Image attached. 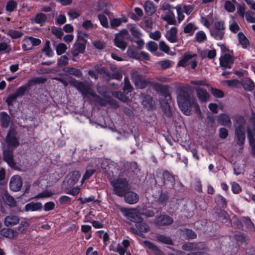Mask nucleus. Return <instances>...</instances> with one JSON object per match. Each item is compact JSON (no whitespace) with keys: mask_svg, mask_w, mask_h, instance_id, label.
Here are the masks:
<instances>
[{"mask_svg":"<svg viewBox=\"0 0 255 255\" xmlns=\"http://www.w3.org/2000/svg\"><path fill=\"white\" fill-rule=\"evenodd\" d=\"M81 174L78 171L70 172L66 177V182L69 187L73 186L79 180Z\"/></svg>","mask_w":255,"mask_h":255,"instance_id":"nucleus-12","label":"nucleus"},{"mask_svg":"<svg viewBox=\"0 0 255 255\" xmlns=\"http://www.w3.org/2000/svg\"><path fill=\"white\" fill-rule=\"evenodd\" d=\"M239 120L241 122L242 125H239L236 128L235 136L237 139V144L239 145H243L245 143V128L243 125L245 123V121L243 117L239 118Z\"/></svg>","mask_w":255,"mask_h":255,"instance_id":"nucleus-6","label":"nucleus"},{"mask_svg":"<svg viewBox=\"0 0 255 255\" xmlns=\"http://www.w3.org/2000/svg\"><path fill=\"white\" fill-rule=\"evenodd\" d=\"M245 18L249 23H255V13L250 10L246 12Z\"/></svg>","mask_w":255,"mask_h":255,"instance_id":"nucleus-51","label":"nucleus"},{"mask_svg":"<svg viewBox=\"0 0 255 255\" xmlns=\"http://www.w3.org/2000/svg\"><path fill=\"white\" fill-rule=\"evenodd\" d=\"M220 64L222 67L228 68H231L233 63V57L227 53H225L220 58Z\"/></svg>","mask_w":255,"mask_h":255,"instance_id":"nucleus-13","label":"nucleus"},{"mask_svg":"<svg viewBox=\"0 0 255 255\" xmlns=\"http://www.w3.org/2000/svg\"><path fill=\"white\" fill-rule=\"evenodd\" d=\"M182 249L186 251H193L196 249V245L192 243H186L182 246Z\"/></svg>","mask_w":255,"mask_h":255,"instance_id":"nucleus-61","label":"nucleus"},{"mask_svg":"<svg viewBox=\"0 0 255 255\" xmlns=\"http://www.w3.org/2000/svg\"><path fill=\"white\" fill-rule=\"evenodd\" d=\"M248 137L249 140L250 144L252 148L253 154L255 156V140L253 135L250 131L248 132Z\"/></svg>","mask_w":255,"mask_h":255,"instance_id":"nucleus-52","label":"nucleus"},{"mask_svg":"<svg viewBox=\"0 0 255 255\" xmlns=\"http://www.w3.org/2000/svg\"><path fill=\"white\" fill-rule=\"evenodd\" d=\"M115 45L122 50L124 51L126 49L127 43L124 40V38L120 35H116L114 39Z\"/></svg>","mask_w":255,"mask_h":255,"instance_id":"nucleus-26","label":"nucleus"},{"mask_svg":"<svg viewBox=\"0 0 255 255\" xmlns=\"http://www.w3.org/2000/svg\"><path fill=\"white\" fill-rule=\"evenodd\" d=\"M246 7L244 4H239L237 7V12L242 18H244L246 14Z\"/></svg>","mask_w":255,"mask_h":255,"instance_id":"nucleus-60","label":"nucleus"},{"mask_svg":"<svg viewBox=\"0 0 255 255\" xmlns=\"http://www.w3.org/2000/svg\"><path fill=\"white\" fill-rule=\"evenodd\" d=\"M3 201L9 207H14L16 202L13 197L10 196L7 191H3L2 193Z\"/></svg>","mask_w":255,"mask_h":255,"instance_id":"nucleus-22","label":"nucleus"},{"mask_svg":"<svg viewBox=\"0 0 255 255\" xmlns=\"http://www.w3.org/2000/svg\"><path fill=\"white\" fill-rule=\"evenodd\" d=\"M47 16L46 14L40 12L36 14L33 20H32V22H34L43 25L47 19Z\"/></svg>","mask_w":255,"mask_h":255,"instance_id":"nucleus-31","label":"nucleus"},{"mask_svg":"<svg viewBox=\"0 0 255 255\" xmlns=\"http://www.w3.org/2000/svg\"><path fill=\"white\" fill-rule=\"evenodd\" d=\"M69 59L67 56L63 55L60 57L57 61V65L59 67H63L68 64Z\"/></svg>","mask_w":255,"mask_h":255,"instance_id":"nucleus-47","label":"nucleus"},{"mask_svg":"<svg viewBox=\"0 0 255 255\" xmlns=\"http://www.w3.org/2000/svg\"><path fill=\"white\" fill-rule=\"evenodd\" d=\"M80 191L81 188L79 186H77L67 191L66 193L72 196H76L80 193Z\"/></svg>","mask_w":255,"mask_h":255,"instance_id":"nucleus-62","label":"nucleus"},{"mask_svg":"<svg viewBox=\"0 0 255 255\" xmlns=\"http://www.w3.org/2000/svg\"><path fill=\"white\" fill-rule=\"evenodd\" d=\"M64 71L70 74L74 75L77 77H81L82 76L81 71L78 69L73 67H67L64 69Z\"/></svg>","mask_w":255,"mask_h":255,"instance_id":"nucleus-37","label":"nucleus"},{"mask_svg":"<svg viewBox=\"0 0 255 255\" xmlns=\"http://www.w3.org/2000/svg\"><path fill=\"white\" fill-rule=\"evenodd\" d=\"M195 38L196 40L200 43L203 42L207 39V37L205 33L203 31H199L196 34Z\"/></svg>","mask_w":255,"mask_h":255,"instance_id":"nucleus-55","label":"nucleus"},{"mask_svg":"<svg viewBox=\"0 0 255 255\" xmlns=\"http://www.w3.org/2000/svg\"><path fill=\"white\" fill-rule=\"evenodd\" d=\"M5 141L8 145V148H10V147H16L19 144L14 133L10 130L9 131L7 134Z\"/></svg>","mask_w":255,"mask_h":255,"instance_id":"nucleus-16","label":"nucleus"},{"mask_svg":"<svg viewBox=\"0 0 255 255\" xmlns=\"http://www.w3.org/2000/svg\"><path fill=\"white\" fill-rule=\"evenodd\" d=\"M85 46L81 43H75L74 45L72 54L73 56L76 57L80 53H82L84 52Z\"/></svg>","mask_w":255,"mask_h":255,"instance_id":"nucleus-28","label":"nucleus"},{"mask_svg":"<svg viewBox=\"0 0 255 255\" xmlns=\"http://www.w3.org/2000/svg\"><path fill=\"white\" fill-rule=\"evenodd\" d=\"M163 19L169 24H175L176 22L175 16L173 12L164 15Z\"/></svg>","mask_w":255,"mask_h":255,"instance_id":"nucleus-49","label":"nucleus"},{"mask_svg":"<svg viewBox=\"0 0 255 255\" xmlns=\"http://www.w3.org/2000/svg\"><path fill=\"white\" fill-rule=\"evenodd\" d=\"M42 51L44 52L48 57H51L53 55V51L50 48V41L47 40L45 42L44 48L42 49Z\"/></svg>","mask_w":255,"mask_h":255,"instance_id":"nucleus-50","label":"nucleus"},{"mask_svg":"<svg viewBox=\"0 0 255 255\" xmlns=\"http://www.w3.org/2000/svg\"><path fill=\"white\" fill-rule=\"evenodd\" d=\"M173 219L167 215H162L157 217L155 219V223L157 226H166L173 223Z\"/></svg>","mask_w":255,"mask_h":255,"instance_id":"nucleus-17","label":"nucleus"},{"mask_svg":"<svg viewBox=\"0 0 255 255\" xmlns=\"http://www.w3.org/2000/svg\"><path fill=\"white\" fill-rule=\"evenodd\" d=\"M197 58L196 54L186 52L184 54L182 58L178 62L177 66L186 67L190 65L192 69H195L198 64Z\"/></svg>","mask_w":255,"mask_h":255,"instance_id":"nucleus-5","label":"nucleus"},{"mask_svg":"<svg viewBox=\"0 0 255 255\" xmlns=\"http://www.w3.org/2000/svg\"><path fill=\"white\" fill-rule=\"evenodd\" d=\"M70 83L82 94L84 98H86L89 100L90 96H91L92 97H97L98 99H101L92 90L90 86L88 85L75 79H72Z\"/></svg>","mask_w":255,"mask_h":255,"instance_id":"nucleus-4","label":"nucleus"},{"mask_svg":"<svg viewBox=\"0 0 255 255\" xmlns=\"http://www.w3.org/2000/svg\"><path fill=\"white\" fill-rule=\"evenodd\" d=\"M42 209V205L40 202H31L25 206L26 212L40 211Z\"/></svg>","mask_w":255,"mask_h":255,"instance_id":"nucleus-21","label":"nucleus"},{"mask_svg":"<svg viewBox=\"0 0 255 255\" xmlns=\"http://www.w3.org/2000/svg\"><path fill=\"white\" fill-rule=\"evenodd\" d=\"M168 99H160L159 102L160 103L161 109L165 114L167 117H170L172 115L170 107L168 101Z\"/></svg>","mask_w":255,"mask_h":255,"instance_id":"nucleus-19","label":"nucleus"},{"mask_svg":"<svg viewBox=\"0 0 255 255\" xmlns=\"http://www.w3.org/2000/svg\"><path fill=\"white\" fill-rule=\"evenodd\" d=\"M153 89L163 97L164 99L171 100V97L169 92L168 87L167 85L156 83L153 85Z\"/></svg>","mask_w":255,"mask_h":255,"instance_id":"nucleus-10","label":"nucleus"},{"mask_svg":"<svg viewBox=\"0 0 255 255\" xmlns=\"http://www.w3.org/2000/svg\"><path fill=\"white\" fill-rule=\"evenodd\" d=\"M121 211L128 219L132 222L136 223V224L138 222H140L143 220L141 216L135 212H133L132 209L123 208L121 209Z\"/></svg>","mask_w":255,"mask_h":255,"instance_id":"nucleus-9","label":"nucleus"},{"mask_svg":"<svg viewBox=\"0 0 255 255\" xmlns=\"http://www.w3.org/2000/svg\"><path fill=\"white\" fill-rule=\"evenodd\" d=\"M108 179L113 188V192L119 197H123L126 192L129 190L128 181L126 178H113L109 177Z\"/></svg>","mask_w":255,"mask_h":255,"instance_id":"nucleus-2","label":"nucleus"},{"mask_svg":"<svg viewBox=\"0 0 255 255\" xmlns=\"http://www.w3.org/2000/svg\"><path fill=\"white\" fill-rule=\"evenodd\" d=\"M44 82L43 79L41 78H33L30 79L28 82L25 84L26 86H28V88H29L30 86L33 84H35L36 83H42Z\"/></svg>","mask_w":255,"mask_h":255,"instance_id":"nucleus-59","label":"nucleus"},{"mask_svg":"<svg viewBox=\"0 0 255 255\" xmlns=\"http://www.w3.org/2000/svg\"><path fill=\"white\" fill-rule=\"evenodd\" d=\"M229 29L233 33H236L240 30V27L234 17L232 20L229 22Z\"/></svg>","mask_w":255,"mask_h":255,"instance_id":"nucleus-43","label":"nucleus"},{"mask_svg":"<svg viewBox=\"0 0 255 255\" xmlns=\"http://www.w3.org/2000/svg\"><path fill=\"white\" fill-rule=\"evenodd\" d=\"M28 86H26L25 84L18 88L16 89L15 94L18 98L22 97L25 94V92L28 91Z\"/></svg>","mask_w":255,"mask_h":255,"instance_id":"nucleus-44","label":"nucleus"},{"mask_svg":"<svg viewBox=\"0 0 255 255\" xmlns=\"http://www.w3.org/2000/svg\"><path fill=\"white\" fill-rule=\"evenodd\" d=\"M0 234L3 237L9 239L14 238L18 236V232L10 228L2 229L0 231Z\"/></svg>","mask_w":255,"mask_h":255,"instance_id":"nucleus-24","label":"nucleus"},{"mask_svg":"<svg viewBox=\"0 0 255 255\" xmlns=\"http://www.w3.org/2000/svg\"><path fill=\"white\" fill-rule=\"evenodd\" d=\"M156 239L157 242L167 244V245H172V240L168 237L162 235H158L156 237Z\"/></svg>","mask_w":255,"mask_h":255,"instance_id":"nucleus-40","label":"nucleus"},{"mask_svg":"<svg viewBox=\"0 0 255 255\" xmlns=\"http://www.w3.org/2000/svg\"><path fill=\"white\" fill-rule=\"evenodd\" d=\"M212 29L224 31L226 29L225 22L223 20L215 21Z\"/></svg>","mask_w":255,"mask_h":255,"instance_id":"nucleus-54","label":"nucleus"},{"mask_svg":"<svg viewBox=\"0 0 255 255\" xmlns=\"http://www.w3.org/2000/svg\"><path fill=\"white\" fill-rule=\"evenodd\" d=\"M216 204L222 208H226L227 205L226 199L221 195H217L215 198Z\"/></svg>","mask_w":255,"mask_h":255,"instance_id":"nucleus-42","label":"nucleus"},{"mask_svg":"<svg viewBox=\"0 0 255 255\" xmlns=\"http://www.w3.org/2000/svg\"><path fill=\"white\" fill-rule=\"evenodd\" d=\"M67 49V46L63 43H59L56 47V51L57 55H60L65 53Z\"/></svg>","mask_w":255,"mask_h":255,"instance_id":"nucleus-48","label":"nucleus"},{"mask_svg":"<svg viewBox=\"0 0 255 255\" xmlns=\"http://www.w3.org/2000/svg\"><path fill=\"white\" fill-rule=\"evenodd\" d=\"M174 64V62L169 60H164L160 61L159 64L163 69H165L171 67Z\"/></svg>","mask_w":255,"mask_h":255,"instance_id":"nucleus-53","label":"nucleus"},{"mask_svg":"<svg viewBox=\"0 0 255 255\" xmlns=\"http://www.w3.org/2000/svg\"><path fill=\"white\" fill-rule=\"evenodd\" d=\"M113 95L123 102H127L128 101V98L121 92H114Z\"/></svg>","mask_w":255,"mask_h":255,"instance_id":"nucleus-56","label":"nucleus"},{"mask_svg":"<svg viewBox=\"0 0 255 255\" xmlns=\"http://www.w3.org/2000/svg\"><path fill=\"white\" fill-rule=\"evenodd\" d=\"M143 7L146 14L148 15H151L156 10L153 2L151 1H146Z\"/></svg>","mask_w":255,"mask_h":255,"instance_id":"nucleus-27","label":"nucleus"},{"mask_svg":"<svg viewBox=\"0 0 255 255\" xmlns=\"http://www.w3.org/2000/svg\"><path fill=\"white\" fill-rule=\"evenodd\" d=\"M123 197L125 202L129 204H135L139 200L138 194L134 192L129 191V190L126 192Z\"/></svg>","mask_w":255,"mask_h":255,"instance_id":"nucleus-14","label":"nucleus"},{"mask_svg":"<svg viewBox=\"0 0 255 255\" xmlns=\"http://www.w3.org/2000/svg\"><path fill=\"white\" fill-rule=\"evenodd\" d=\"M242 85L244 89L247 91H251L255 88V85L254 83L249 78L245 79L243 81Z\"/></svg>","mask_w":255,"mask_h":255,"instance_id":"nucleus-34","label":"nucleus"},{"mask_svg":"<svg viewBox=\"0 0 255 255\" xmlns=\"http://www.w3.org/2000/svg\"><path fill=\"white\" fill-rule=\"evenodd\" d=\"M143 243L145 246H146L149 249L151 250L155 255H162V252L153 243L148 241H144Z\"/></svg>","mask_w":255,"mask_h":255,"instance_id":"nucleus-29","label":"nucleus"},{"mask_svg":"<svg viewBox=\"0 0 255 255\" xmlns=\"http://www.w3.org/2000/svg\"><path fill=\"white\" fill-rule=\"evenodd\" d=\"M197 29V27L194 24L189 23L184 26L183 31L185 33L192 35Z\"/></svg>","mask_w":255,"mask_h":255,"instance_id":"nucleus-38","label":"nucleus"},{"mask_svg":"<svg viewBox=\"0 0 255 255\" xmlns=\"http://www.w3.org/2000/svg\"><path fill=\"white\" fill-rule=\"evenodd\" d=\"M226 10L230 12H232L235 10V6L231 1H227L225 4Z\"/></svg>","mask_w":255,"mask_h":255,"instance_id":"nucleus-63","label":"nucleus"},{"mask_svg":"<svg viewBox=\"0 0 255 255\" xmlns=\"http://www.w3.org/2000/svg\"><path fill=\"white\" fill-rule=\"evenodd\" d=\"M6 35L11 39H18L23 36V33L20 30L10 29L7 30Z\"/></svg>","mask_w":255,"mask_h":255,"instance_id":"nucleus-33","label":"nucleus"},{"mask_svg":"<svg viewBox=\"0 0 255 255\" xmlns=\"http://www.w3.org/2000/svg\"><path fill=\"white\" fill-rule=\"evenodd\" d=\"M16 6V2L13 0H10L6 4L5 9L7 11L11 12L15 10Z\"/></svg>","mask_w":255,"mask_h":255,"instance_id":"nucleus-45","label":"nucleus"},{"mask_svg":"<svg viewBox=\"0 0 255 255\" xmlns=\"http://www.w3.org/2000/svg\"><path fill=\"white\" fill-rule=\"evenodd\" d=\"M218 122L222 126L230 127L232 123L230 117L225 114H221L218 116Z\"/></svg>","mask_w":255,"mask_h":255,"instance_id":"nucleus-25","label":"nucleus"},{"mask_svg":"<svg viewBox=\"0 0 255 255\" xmlns=\"http://www.w3.org/2000/svg\"><path fill=\"white\" fill-rule=\"evenodd\" d=\"M163 177L164 181V183H165V181H167L170 182L172 185V187H173L175 182V178L174 176L171 175L167 170H165L163 172Z\"/></svg>","mask_w":255,"mask_h":255,"instance_id":"nucleus-41","label":"nucleus"},{"mask_svg":"<svg viewBox=\"0 0 255 255\" xmlns=\"http://www.w3.org/2000/svg\"><path fill=\"white\" fill-rule=\"evenodd\" d=\"M136 228L130 227V230L134 234L139 236L142 238H144V236L143 233H146L149 231V226L145 223L141 221L138 222L135 225Z\"/></svg>","mask_w":255,"mask_h":255,"instance_id":"nucleus-8","label":"nucleus"},{"mask_svg":"<svg viewBox=\"0 0 255 255\" xmlns=\"http://www.w3.org/2000/svg\"><path fill=\"white\" fill-rule=\"evenodd\" d=\"M220 220L222 222L225 224H229L230 221H229V217L225 211H221L220 214Z\"/></svg>","mask_w":255,"mask_h":255,"instance_id":"nucleus-57","label":"nucleus"},{"mask_svg":"<svg viewBox=\"0 0 255 255\" xmlns=\"http://www.w3.org/2000/svg\"><path fill=\"white\" fill-rule=\"evenodd\" d=\"M177 32V28L176 27H172L166 31L165 37L171 43L177 42L178 41Z\"/></svg>","mask_w":255,"mask_h":255,"instance_id":"nucleus-15","label":"nucleus"},{"mask_svg":"<svg viewBox=\"0 0 255 255\" xmlns=\"http://www.w3.org/2000/svg\"><path fill=\"white\" fill-rule=\"evenodd\" d=\"M12 151V149H10L9 148L7 150H4L3 152V159L10 166H13L14 165L13 159Z\"/></svg>","mask_w":255,"mask_h":255,"instance_id":"nucleus-23","label":"nucleus"},{"mask_svg":"<svg viewBox=\"0 0 255 255\" xmlns=\"http://www.w3.org/2000/svg\"><path fill=\"white\" fill-rule=\"evenodd\" d=\"M19 222L18 216L13 215H9L5 217L4 220V224L6 226H13L16 225Z\"/></svg>","mask_w":255,"mask_h":255,"instance_id":"nucleus-20","label":"nucleus"},{"mask_svg":"<svg viewBox=\"0 0 255 255\" xmlns=\"http://www.w3.org/2000/svg\"><path fill=\"white\" fill-rule=\"evenodd\" d=\"M147 49L150 52H154L157 50V44L153 41L149 42L146 45Z\"/></svg>","mask_w":255,"mask_h":255,"instance_id":"nucleus-64","label":"nucleus"},{"mask_svg":"<svg viewBox=\"0 0 255 255\" xmlns=\"http://www.w3.org/2000/svg\"><path fill=\"white\" fill-rule=\"evenodd\" d=\"M210 32L211 35L217 40H221L224 38L225 34L224 30L210 29Z\"/></svg>","mask_w":255,"mask_h":255,"instance_id":"nucleus-32","label":"nucleus"},{"mask_svg":"<svg viewBox=\"0 0 255 255\" xmlns=\"http://www.w3.org/2000/svg\"><path fill=\"white\" fill-rule=\"evenodd\" d=\"M131 79L135 86L139 89H143L147 85L148 81L144 80L141 75L137 71H132L131 73Z\"/></svg>","mask_w":255,"mask_h":255,"instance_id":"nucleus-7","label":"nucleus"},{"mask_svg":"<svg viewBox=\"0 0 255 255\" xmlns=\"http://www.w3.org/2000/svg\"><path fill=\"white\" fill-rule=\"evenodd\" d=\"M10 117L5 112L0 113V124L2 128H6L9 126Z\"/></svg>","mask_w":255,"mask_h":255,"instance_id":"nucleus-30","label":"nucleus"},{"mask_svg":"<svg viewBox=\"0 0 255 255\" xmlns=\"http://www.w3.org/2000/svg\"><path fill=\"white\" fill-rule=\"evenodd\" d=\"M127 53L129 57L134 58L135 59L139 58L138 53L130 47H128Z\"/></svg>","mask_w":255,"mask_h":255,"instance_id":"nucleus-58","label":"nucleus"},{"mask_svg":"<svg viewBox=\"0 0 255 255\" xmlns=\"http://www.w3.org/2000/svg\"><path fill=\"white\" fill-rule=\"evenodd\" d=\"M239 42L243 48H247L249 45V41L246 36L242 33L239 32L238 34Z\"/></svg>","mask_w":255,"mask_h":255,"instance_id":"nucleus-36","label":"nucleus"},{"mask_svg":"<svg viewBox=\"0 0 255 255\" xmlns=\"http://www.w3.org/2000/svg\"><path fill=\"white\" fill-rule=\"evenodd\" d=\"M22 186V180L20 176L14 175L11 177L9 181V188L13 191H18Z\"/></svg>","mask_w":255,"mask_h":255,"instance_id":"nucleus-11","label":"nucleus"},{"mask_svg":"<svg viewBox=\"0 0 255 255\" xmlns=\"http://www.w3.org/2000/svg\"><path fill=\"white\" fill-rule=\"evenodd\" d=\"M30 225V223L26 219L22 220L18 227L17 228V232L18 233L23 234L26 230L27 228Z\"/></svg>","mask_w":255,"mask_h":255,"instance_id":"nucleus-35","label":"nucleus"},{"mask_svg":"<svg viewBox=\"0 0 255 255\" xmlns=\"http://www.w3.org/2000/svg\"><path fill=\"white\" fill-rule=\"evenodd\" d=\"M124 83L125 85L123 88L124 91L127 93L131 92L133 88L131 85L129 80L128 77H125Z\"/></svg>","mask_w":255,"mask_h":255,"instance_id":"nucleus-46","label":"nucleus"},{"mask_svg":"<svg viewBox=\"0 0 255 255\" xmlns=\"http://www.w3.org/2000/svg\"><path fill=\"white\" fill-rule=\"evenodd\" d=\"M70 83L82 94L84 98H86L89 100L90 96H91L92 97H97L98 99H101L92 90L90 86L88 85L75 79H72Z\"/></svg>","mask_w":255,"mask_h":255,"instance_id":"nucleus-3","label":"nucleus"},{"mask_svg":"<svg viewBox=\"0 0 255 255\" xmlns=\"http://www.w3.org/2000/svg\"><path fill=\"white\" fill-rule=\"evenodd\" d=\"M177 101L180 109L186 116H190L191 112L190 107L194 109L196 112L201 116V111L196 100L191 96L188 89L184 87H180L177 90Z\"/></svg>","mask_w":255,"mask_h":255,"instance_id":"nucleus-1","label":"nucleus"},{"mask_svg":"<svg viewBox=\"0 0 255 255\" xmlns=\"http://www.w3.org/2000/svg\"><path fill=\"white\" fill-rule=\"evenodd\" d=\"M195 90L197 92V96L200 102H205L209 99L210 95L206 89L196 87Z\"/></svg>","mask_w":255,"mask_h":255,"instance_id":"nucleus-18","label":"nucleus"},{"mask_svg":"<svg viewBox=\"0 0 255 255\" xmlns=\"http://www.w3.org/2000/svg\"><path fill=\"white\" fill-rule=\"evenodd\" d=\"M21 46L24 51L31 50L32 48L29 37L26 36L24 38L22 41Z\"/></svg>","mask_w":255,"mask_h":255,"instance_id":"nucleus-39","label":"nucleus"}]
</instances>
